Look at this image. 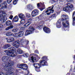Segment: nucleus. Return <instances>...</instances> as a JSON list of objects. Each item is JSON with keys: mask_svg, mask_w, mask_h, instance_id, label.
Listing matches in <instances>:
<instances>
[{"mask_svg": "<svg viewBox=\"0 0 75 75\" xmlns=\"http://www.w3.org/2000/svg\"><path fill=\"white\" fill-rule=\"evenodd\" d=\"M18 30V29L16 28L15 29H13L12 30V31L13 33H17Z\"/></svg>", "mask_w": 75, "mask_h": 75, "instance_id": "nucleus-24", "label": "nucleus"}, {"mask_svg": "<svg viewBox=\"0 0 75 75\" xmlns=\"http://www.w3.org/2000/svg\"><path fill=\"white\" fill-rule=\"evenodd\" d=\"M43 30L46 33H50L51 32L50 28L46 27H44L43 28Z\"/></svg>", "mask_w": 75, "mask_h": 75, "instance_id": "nucleus-11", "label": "nucleus"}, {"mask_svg": "<svg viewBox=\"0 0 75 75\" xmlns=\"http://www.w3.org/2000/svg\"><path fill=\"white\" fill-rule=\"evenodd\" d=\"M18 21V17L17 16H15L12 20L13 23L14 22H17Z\"/></svg>", "mask_w": 75, "mask_h": 75, "instance_id": "nucleus-15", "label": "nucleus"}, {"mask_svg": "<svg viewBox=\"0 0 75 75\" xmlns=\"http://www.w3.org/2000/svg\"><path fill=\"white\" fill-rule=\"evenodd\" d=\"M50 13V12L49 13H47V15H50V13Z\"/></svg>", "mask_w": 75, "mask_h": 75, "instance_id": "nucleus-51", "label": "nucleus"}, {"mask_svg": "<svg viewBox=\"0 0 75 75\" xmlns=\"http://www.w3.org/2000/svg\"><path fill=\"white\" fill-rule=\"evenodd\" d=\"M8 50H10V51H7V50H5L4 51L5 52H6V54L8 56L13 57L17 55L16 52H15V48L12 47L8 48Z\"/></svg>", "mask_w": 75, "mask_h": 75, "instance_id": "nucleus-3", "label": "nucleus"}, {"mask_svg": "<svg viewBox=\"0 0 75 75\" xmlns=\"http://www.w3.org/2000/svg\"><path fill=\"white\" fill-rule=\"evenodd\" d=\"M7 4L6 3V1L4 2L2 4H0V7H1V6L2 7L1 9L2 10L3 9V8H7Z\"/></svg>", "mask_w": 75, "mask_h": 75, "instance_id": "nucleus-9", "label": "nucleus"}, {"mask_svg": "<svg viewBox=\"0 0 75 75\" xmlns=\"http://www.w3.org/2000/svg\"><path fill=\"white\" fill-rule=\"evenodd\" d=\"M28 22L29 23H31V21H32V19H29L28 20Z\"/></svg>", "mask_w": 75, "mask_h": 75, "instance_id": "nucleus-43", "label": "nucleus"}, {"mask_svg": "<svg viewBox=\"0 0 75 75\" xmlns=\"http://www.w3.org/2000/svg\"><path fill=\"white\" fill-rule=\"evenodd\" d=\"M10 47V45L7 44L5 46V48H8V47Z\"/></svg>", "mask_w": 75, "mask_h": 75, "instance_id": "nucleus-34", "label": "nucleus"}, {"mask_svg": "<svg viewBox=\"0 0 75 75\" xmlns=\"http://www.w3.org/2000/svg\"><path fill=\"white\" fill-rule=\"evenodd\" d=\"M8 57L6 56L3 57L2 58L3 62H6L2 64V66L5 71H10L11 68L8 67L14 65V62L13 61L9 60Z\"/></svg>", "mask_w": 75, "mask_h": 75, "instance_id": "nucleus-1", "label": "nucleus"}, {"mask_svg": "<svg viewBox=\"0 0 75 75\" xmlns=\"http://www.w3.org/2000/svg\"><path fill=\"white\" fill-rule=\"evenodd\" d=\"M35 67V70L37 72H40V68L41 67V64L38 63H35L33 65Z\"/></svg>", "mask_w": 75, "mask_h": 75, "instance_id": "nucleus-6", "label": "nucleus"}, {"mask_svg": "<svg viewBox=\"0 0 75 75\" xmlns=\"http://www.w3.org/2000/svg\"><path fill=\"white\" fill-rule=\"evenodd\" d=\"M38 28L39 30H40V29H42V25L39 26L38 27Z\"/></svg>", "mask_w": 75, "mask_h": 75, "instance_id": "nucleus-40", "label": "nucleus"}, {"mask_svg": "<svg viewBox=\"0 0 75 75\" xmlns=\"http://www.w3.org/2000/svg\"><path fill=\"white\" fill-rule=\"evenodd\" d=\"M13 17V16L12 15H11L9 17V18H10L11 20H12Z\"/></svg>", "mask_w": 75, "mask_h": 75, "instance_id": "nucleus-44", "label": "nucleus"}, {"mask_svg": "<svg viewBox=\"0 0 75 75\" xmlns=\"http://www.w3.org/2000/svg\"><path fill=\"white\" fill-rule=\"evenodd\" d=\"M72 17L73 19L75 20V11L74 12L72 15Z\"/></svg>", "mask_w": 75, "mask_h": 75, "instance_id": "nucleus-33", "label": "nucleus"}, {"mask_svg": "<svg viewBox=\"0 0 75 75\" xmlns=\"http://www.w3.org/2000/svg\"><path fill=\"white\" fill-rule=\"evenodd\" d=\"M26 16L27 17H30V16H31V15H30V13H27L26 14Z\"/></svg>", "mask_w": 75, "mask_h": 75, "instance_id": "nucleus-37", "label": "nucleus"}, {"mask_svg": "<svg viewBox=\"0 0 75 75\" xmlns=\"http://www.w3.org/2000/svg\"><path fill=\"white\" fill-rule=\"evenodd\" d=\"M18 1V0H13V4H17V2Z\"/></svg>", "mask_w": 75, "mask_h": 75, "instance_id": "nucleus-35", "label": "nucleus"}, {"mask_svg": "<svg viewBox=\"0 0 75 75\" xmlns=\"http://www.w3.org/2000/svg\"><path fill=\"white\" fill-rule=\"evenodd\" d=\"M42 59L43 60V61H45L47 60V57H43L42 58Z\"/></svg>", "mask_w": 75, "mask_h": 75, "instance_id": "nucleus-31", "label": "nucleus"}, {"mask_svg": "<svg viewBox=\"0 0 75 75\" xmlns=\"http://www.w3.org/2000/svg\"><path fill=\"white\" fill-rule=\"evenodd\" d=\"M28 59L30 61H32L33 62H34L35 61H35L36 60L35 59V58L33 56H32L31 57H29Z\"/></svg>", "mask_w": 75, "mask_h": 75, "instance_id": "nucleus-17", "label": "nucleus"}, {"mask_svg": "<svg viewBox=\"0 0 75 75\" xmlns=\"http://www.w3.org/2000/svg\"><path fill=\"white\" fill-rule=\"evenodd\" d=\"M40 18L42 20H44V18H41L40 17H37L35 18H33L32 20L35 21H37V22H38V21H40V20H41Z\"/></svg>", "mask_w": 75, "mask_h": 75, "instance_id": "nucleus-10", "label": "nucleus"}, {"mask_svg": "<svg viewBox=\"0 0 75 75\" xmlns=\"http://www.w3.org/2000/svg\"><path fill=\"white\" fill-rule=\"evenodd\" d=\"M73 25H74V24H73Z\"/></svg>", "mask_w": 75, "mask_h": 75, "instance_id": "nucleus-57", "label": "nucleus"}, {"mask_svg": "<svg viewBox=\"0 0 75 75\" xmlns=\"http://www.w3.org/2000/svg\"><path fill=\"white\" fill-rule=\"evenodd\" d=\"M8 68H11V69L10 70L6 71H9V72H6V75H14V73L13 72L11 71V69L12 68L11 67H8Z\"/></svg>", "mask_w": 75, "mask_h": 75, "instance_id": "nucleus-12", "label": "nucleus"}, {"mask_svg": "<svg viewBox=\"0 0 75 75\" xmlns=\"http://www.w3.org/2000/svg\"><path fill=\"white\" fill-rule=\"evenodd\" d=\"M54 2H56L58 1V0H52Z\"/></svg>", "mask_w": 75, "mask_h": 75, "instance_id": "nucleus-48", "label": "nucleus"}, {"mask_svg": "<svg viewBox=\"0 0 75 75\" xmlns=\"http://www.w3.org/2000/svg\"><path fill=\"white\" fill-rule=\"evenodd\" d=\"M71 75H75L74 73H72V74H71Z\"/></svg>", "mask_w": 75, "mask_h": 75, "instance_id": "nucleus-53", "label": "nucleus"}, {"mask_svg": "<svg viewBox=\"0 0 75 75\" xmlns=\"http://www.w3.org/2000/svg\"><path fill=\"white\" fill-rule=\"evenodd\" d=\"M30 23H26L25 25H24V26L25 27H27V26H28V25H30Z\"/></svg>", "mask_w": 75, "mask_h": 75, "instance_id": "nucleus-36", "label": "nucleus"}, {"mask_svg": "<svg viewBox=\"0 0 75 75\" xmlns=\"http://www.w3.org/2000/svg\"><path fill=\"white\" fill-rule=\"evenodd\" d=\"M63 10L64 11H68V10H69V7H68L67 6L65 8H64L63 9Z\"/></svg>", "mask_w": 75, "mask_h": 75, "instance_id": "nucleus-25", "label": "nucleus"}, {"mask_svg": "<svg viewBox=\"0 0 75 75\" xmlns=\"http://www.w3.org/2000/svg\"><path fill=\"white\" fill-rule=\"evenodd\" d=\"M39 13V11L37 9H35L33 10L32 13V17H35L37 16V14Z\"/></svg>", "mask_w": 75, "mask_h": 75, "instance_id": "nucleus-8", "label": "nucleus"}, {"mask_svg": "<svg viewBox=\"0 0 75 75\" xmlns=\"http://www.w3.org/2000/svg\"><path fill=\"white\" fill-rule=\"evenodd\" d=\"M20 45V41L18 40L14 42L12 44V45L15 47H16V48H18L19 47Z\"/></svg>", "mask_w": 75, "mask_h": 75, "instance_id": "nucleus-7", "label": "nucleus"}, {"mask_svg": "<svg viewBox=\"0 0 75 75\" xmlns=\"http://www.w3.org/2000/svg\"><path fill=\"white\" fill-rule=\"evenodd\" d=\"M34 6L31 5H29L27 6V8L28 10H32L34 8Z\"/></svg>", "mask_w": 75, "mask_h": 75, "instance_id": "nucleus-18", "label": "nucleus"}, {"mask_svg": "<svg viewBox=\"0 0 75 75\" xmlns=\"http://www.w3.org/2000/svg\"><path fill=\"white\" fill-rule=\"evenodd\" d=\"M52 7L50 9H47V10L46 11L45 13H48L49 11H50V13H53L54 12V10H53V8H54V6H52Z\"/></svg>", "mask_w": 75, "mask_h": 75, "instance_id": "nucleus-16", "label": "nucleus"}, {"mask_svg": "<svg viewBox=\"0 0 75 75\" xmlns=\"http://www.w3.org/2000/svg\"><path fill=\"white\" fill-rule=\"evenodd\" d=\"M7 40V42H11V40H10V38H7L6 39Z\"/></svg>", "mask_w": 75, "mask_h": 75, "instance_id": "nucleus-42", "label": "nucleus"}, {"mask_svg": "<svg viewBox=\"0 0 75 75\" xmlns=\"http://www.w3.org/2000/svg\"><path fill=\"white\" fill-rule=\"evenodd\" d=\"M18 35L19 36V37H23L24 35V32L23 31H21L18 32Z\"/></svg>", "mask_w": 75, "mask_h": 75, "instance_id": "nucleus-19", "label": "nucleus"}, {"mask_svg": "<svg viewBox=\"0 0 75 75\" xmlns=\"http://www.w3.org/2000/svg\"><path fill=\"white\" fill-rule=\"evenodd\" d=\"M0 20H3V21H6L7 20L6 14L4 12H2V14L0 16Z\"/></svg>", "mask_w": 75, "mask_h": 75, "instance_id": "nucleus-5", "label": "nucleus"}, {"mask_svg": "<svg viewBox=\"0 0 75 75\" xmlns=\"http://www.w3.org/2000/svg\"><path fill=\"white\" fill-rule=\"evenodd\" d=\"M67 2H71L73 1V0H67Z\"/></svg>", "mask_w": 75, "mask_h": 75, "instance_id": "nucleus-46", "label": "nucleus"}, {"mask_svg": "<svg viewBox=\"0 0 75 75\" xmlns=\"http://www.w3.org/2000/svg\"><path fill=\"white\" fill-rule=\"evenodd\" d=\"M13 35L14 37H19V36H18V33H15L13 34Z\"/></svg>", "mask_w": 75, "mask_h": 75, "instance_id": "nucleus-30", "label": "nucleus"}, {"mask_svg": "<svg viewBox=\"0 0 75 75\" xmlns=\"http://www.w3.org/2000/svg\"><path fill=\"white\" fill-rule=\"evenodd\" d=\"M4 9H3V10H2V11H4Z\"/></svg>", "mask_w": 75, "mask_h": 75, "instance_id": "nucleus-56", "label": "nucleus"}, {"mask_svg": "<svg viewBox=\"0 0 75 75\" xmlns=\"http://www.w3.org/2000/svg\"><path fill=\"white\" fill-rule=\"evenodd\" d=\"M6 25L8 26V25H10V26H8L5 29L6 30H9L10 29H11L13 28V26L11 25V22L10 21H7L6 22Z\"/></svg>", "mask_w": 75, "mask_h": 75, "instance_id": "nucleus-4", "label": "nucleus"}, {"mask_svg": "<svg viewBox=\"0 0 75 75\" xmlns=\"http://www.w3.org/2000/svg\"><path fill=\"white\" fill-rule=\"evenodd\" d=\"M55 16V14H54L52 16V17H54Z\"/></svg>", "mask_w": 75, "mask_h": 75, "instance_id": "nucleus-50", "label": "nucleus"}, {"mask_svg": "<svg viewBox=\"0 0 75 75\" xmlns=\"http://www.w3.org/2000/svg\"><path fill=\"white\" fill-rule=\"evenodd\" d=\"M58 21H57V24L58 25H59H59H57V28H61V25H60V22H59V23L58 22Z\"/></svg>", "mask_w": 75, "mask_h": 75, "instance_id": "nucleus-28", "label": "nucleus"}, {"mask_svg": "<svg viewBox=\"0 0 75 75\" xmlns=\"http://www.w3.org/2000/svg\"><path fill=\"white\" fill-rule=\"evenodd\" d=\"M10 39L11 42H12V41H13L14 40V38H11Z\"/></svg>", "mask_w": 75, "mask_h": 75, "instance_id": "nucleus-38", "label": "nucleus"}, {"mask_svg": "<svg viewBox=\"0 0 75 75\" xmlns=\"http://www.w3.org/2000/svg\"><path fill=\"white\" fill-rule=\"evenodd\" d=\"M19 17L21 18V19H23L25 18V16L22 13H21L18 15Z\"/></svg>", "mask_w": 75, "mask_h": 75, "instance_id": "nucleus-20", "label": "nucleus"}, {"mask_svg": "<svg viewBox=\"0 0 75 75\" xmlns=\"http://www.w3.org/2000/svg\"><path fill=\"white\" fill-rule=\"evenodd\" d=\"M17 52L18 54H21L23 53V50L19 49L17 50Z\"/></svg>", "mask_w": 75, "mask_h": 75, "instance_id": "nucleus-27", "label": "nucleus"}, {"mask_svg": "<svg viewBox=\"0 0 75 75\" xmlns=\"http://www.w3.org/2000/svg\"><path fill=\"white\" fill-rule=\"evenodd\" d=\"M40 63L42 65H45L46 64V61L45 60H41L40 61Z\"/></svg>", "mask_w": 75, "mask_h": 75, "instance_id": "nucleus-21", "label": "nucleus"}, {"mask_svg": "<svg viewBox=\"0 0 75 75\" xmlns=\"http://www.w3.org/2000/svg\"><path fill=\"white\" fill-rule=\"evenodd\" d=\"M23 56L26 58H27L29 56V54L28 53H25L23 54Z\"/></svg>", "mask_w": 75, "mask_h": 75, "instance_id": "nucleus-29", "label": "nucleus"}, {"mask_svg": "<svg viewBox=\"0 0 75 75\" xmlns=\"http://www.w3.org/2000/svg\"><path fill=\"white\" fill-rule=\"evenodd\" d=\"M37 6L38 7H40V3H38L37 5Z\"/></svg>", "mask_w": 75, "mask_h": 75, "instance_id": "nucleus-49", "label": "nucleus"}, {"mask_svg": "<svg viewBox=\"0 0 75 75\" xmlns=\"http://www.w3.org/2000/svg\"><path fill=\"white\" fill-rule=\"evenodd\" d=\"M27 30V31L25 33V35H28L29 34H33V33H34V30Z\"/></svg>", "mask_w": 75, "mask_h": 75, "instance_id": "nucleus-13", "label": "nucleus"}, {"mask_svg": "<svg viewBox=\"0 0 75 75\" xmlns=\"http://www.w3.org/2000/svg\"><path fill=\"white\" fill-rule=\"evenodd\" d=\"M10 1H11V0H7V2L8 4L10 3Z\"/></svg>", "mask_w": 75, "mask_h": 75, "instance_id": "nucleus-45", "label": "nucleus"}, {"mask_svg": "<svg viewBox=\"0 0 75 75\" xmlns=\"http://www.w3.org/2000/svg\"><path fill=\"white\" fill-rule=\"evenodd\" d=\"M44 9L42 8H40V11H42V10H44Z\"/></svg>", "mask_w": 75, "mask_h": 75, "instance_id": "nucleus-47", "label": "nucleus"}, {"mask_svg": "<svg viewBox=\"0 0 75 75\" xmlns=\"http://www.w3.org/2000/svg\"><path fill=\"white\" fill-rule=\"evenodd\" d=\"M3 25H0V30H1L2 29H3Z\"/></svg>", "mask_w": 75, "mask_h": 75, "instance_id": "nucleus-39", "label": "nucleus"}, {"mask_svg": "<svg viewBox=\"0 0 75 75\" xmlns=\"http://www.w3.org/2000/svg\"><path fill=\"white\" fill-rule=\"evenodd\" d=\"M28 68V66L27 65V64H23V65L22 66V69L23 70H27V68Z\"/></svg>", "mask_w": 75, "mask_h": 75, "instance_id": "nucleus-14", "label": "nucleus"}, {"mask_svg": "<svg viewBox=\"0 0 75 75\" xmlns=\"http://www.w3.org/2000/svg\"><path fill=\"white\" fill-rule=\"evenodd\" d=\"M12 0H11V1H12Z\"/></svg>", "mask_w": 75, "mask_h": 75, "instance_id": "nucleus-58", "label": "nucleus"}, {"mask_svg": "<svg viewBox=\"0 0 75 75\" xmlns=\"http://www.w3.org/2000/svg\"><path fill=\"white\" fill-rule=\"evenodd\" d=\"M74 70H75V68H74Z\"/></svg>", "mask_w": 75, "mask_h": 75, "instance_id": "nucleus-55", "label": "nucleus"}, {"mask_svg": "<svg viewBox=\"0 0 75 75\" xmlns=\"http://www.w3.org/2000/svg\"><path fill=\"white\" fill-rule=\"evenodd\" d=\"M62 21H63L62 23V25L64 27H67L69 25V23L68 22V20L67 21L68 18V16L65 15H62L61 16Z\"/></svg>", "mask_w": 75, "mask_h": 75, "instance_id": "nucleus-2", "label": "nucleus"}, {"mask_svg": "<svg viewBox=\"0 0 75 75\" xmlns=\"http://www.w3.org/2000/svg\"><path fill=\"white\" fill-rule=\"evenodd\" d=\"M24 22H25V20H22L21 21V24H24Z\"/></svg>", "mask_w": 75, "mask_h": 75, "instance_id": "nucleus-41", "label": "nucleus"}, {"mask_svg": "<svg viewBox=\"0 0 75 75\" xmlns=\"http://www.w3.org/2000/svg\"><path fill=\"white\" fill-rule=\"evenodd\" d=\"M29 30H33V31H34V28L33 27L31 26L29 28Z\"/></svg>", "mask_w": 75, "mask_h": 75, "instance_id": "nucleus-32", "label": "nucleus"}, {"mask_svg": "<svg viewBox=\"0 0 75 75\" xmlns=\"http://www.w3.org/2000/svg\"><path fill=\"white\" fill-rule=\"evenodd\" d=\"M70 8L72 9H74V6L72 4H71L68 3L67 4Z\"/></svg>", "mask_w": 75, "mask_h": 75, "instance_id": "nucleus-23", "label": "nucleus"}, {"mask_svg": "<svg viewBox=\"0 0 75 75\" xmlns=\"http://www.w3.org/2000/svg\"><path fill=\"white\" fill-rule=\"evenodd\" d=\"M2 1V0H0V3Z\"/></svg>", "mask_w": 75, "mask_h": 75, "instance_id": "nucleus-54", "label": "nucleus"}, {"mask_svg": "<svg viewBox=\"0 0 75 75\" xmlns=\"http://www.w3.org/2000/svg\"><path fill=\"white\" fill-rule=\"evenodd\" d=\"M24 64H18L17 65V67L18 68H21V67H23V65Z\"/></svg>", "mask_w": 75, "mask_h": 75, "instance_id": "nucleus-26", "label": "nucleus"}, {"mask_svg": "<svg viewBox=\"0 0 75 75\" xmlns=\"http://www.w3.org/2000/svg\"><path fill=\"white\" fill-rule=\"evenodd\" d=\"M13 35V34L11 32H8L6 33V36H11V35Z\"/></svg>", "mask_w": 75, "mask_h": 75, "instance_id": "nucleus-22", "label": "nucleus"}, {"mask_svg": "<svg viewBox=\"0 0 75 75\" xmlns=\"http://www.w3.org/2000/svg\"><path fill=\"white\" fill-rule=\"evenodd\" d=\"M51 7H49L48 8H47V9H48L49 10H50V8H51Z\"/></svg>", "mask_w": 75, "mask_h": 75, "instance_id": "nucleus-52", "label": "nucleus"}]
</instances>
